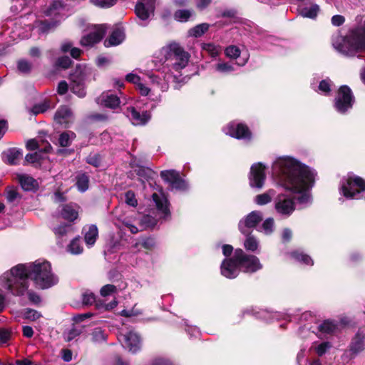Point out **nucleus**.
I'll return each mask as SVG.
<instances>
[{
	"instance_id": "nucleus-61",
	"label": "nucleus",
	"mask_w": 365,
	"mask_h": 365,
	"mask_svg": "<svg viewBox=\"0 0 365 365\" xmlns=\"http://www.w3.org/2000/svg\"><path fill=\"white\" fill-rule=\"evenodd\" d=\"M140 314H141L140 310L138 309H136L135 307H133V309H129V310L123 309L121 312V314L126 317H135V316H138Z\"/></svg>"
},
{
	"instance_id": "nucleus-59",
	"label": "nucleus",
	"mask_w": 365,
	"mask_h": 365,
	"mask_svg": "<svg viewBox=\"0 0 365 365\" xmlns=\"http://www.w3.org/2000/svg\"><path fill=\"white\" fill-rule=\"evenodd\" d=\"M88 164H91L95 167H98L101 163L100 156L97 154L90 155L86 160Z\"/></svg>"
},
{
	"instance_id": "nucleus-24",
	"label": "nucleus",
	"mask_w": 365,
	"mask_h": 365,
	"mask_svg": "<svg viewBox=\"0 0 365 365\" xmlns=\"http://www.w3.org/2000/svg\"><path fill=\"white\" fill-rule=\"evenodd\" d=\"M320 11V7L317 4L303 5L299 8V14L304 18L315 19Z\"/></svg>"
},
{
	"instance_id": "nucleus-15",
	"label": "nucleus",
	"mask_w": 365,
	"mask_h": 365,
	"mask_svg": "<svg viewBox=\"0 0 365 365\" xmlns=\"http://www.w3.org/2000/svg\"><path fill=\"white\" fill-rule=\"evenodd\" d=\"M240 272V264L235 259V254L232 257L225 258L221 264L220 272L222 276L228 279H234Z\"/></svg>"
},
{
	"instance_id": "nucleus-63",
	"label": "nucleus",
	"mask_w": 365,
	"mask_h": 365,
	"mask_svg": "<svg viewBox=\"0 0 365 365\" xmlns=\"http://www.w3.org/2000/svg\"><path fill=\"white\" fill-rule=\"evenodd\" d=\"M136 89L142 96H148L150 93V89L142 82L136 86Z\"/></svg>"
},
{
	"instance_id": "nucleus-23",
	"label": "nucleus",
	"mask_w": 365,
	"mask_h": 365,
	"mask_svg": "<svg viewBox=\"0 0 365 365\" xmlns=\"http://www.w3.org/2000/svg\"><path fill=\"white\" fill-rule=\"evenodd\" d=\"M125 38V34L122 29L119 28L115 29L109 37L104 41L106 47L115 46L120 44Z\"/></svg>"
},
{
	"instance_id": "nucleus-21",
	"label": "nucleus",
	"mask_w": 365,
	"mask_h": 365,
	"mask_svg": "<svg viewBox=\"0 0 365 365\" xmlns=\"http://www.w3.org/2000/svg\"><path fill=\"white\" fill-rule=\"evenodd\" d=\"M73 120V113L67 106H61L59 108L54 115V120L65 127H67Z\"/></svg>"
},
{
	"instance_id": "nucleus-52",
	"label": "nucleus",
	"mask_w": 365,
	"mask_h": 365,
	"mask_svg": "<svg viewBox=\"0 0 365 365\" xmlns=\"http://www.w3.org/2000/svg\"><path fill=\"white\" fill-rule=\"evenodd\" d=\"M116 291L117 288L113 284H106L101 289L100 293L101 296L107 297L115 293Z\"/></svg>"
},
{
	"instance_id": "nucleus-28",
	"label": "nucleus",
	"mask_w": 365,
	"mask_h": 365,
	"mask_svg": "<svg viewBox=\"0 0 365 365\" xmlns=\"http://www.w3.org/2000/svg\"><path fill=\"white\" fill-rule=\"evenodd\" d=\"M78 207L76 205H65L62 207L61 215L68 221L75 220L78 216Z\"/></svg>"
},
{
	"instance_id": "nucleus-44",
	"label": "nucleus",
	"mask_w": 365,
	"mask_h": 365,
	"mask_svg": "<svg viewBox=\"0 0 365 365\" xmlns=\"http://www.w3.org/2000/svg\"><path fill=\"white\" fill-rule=\"evenodd\" d=\"M274 228V222L273 218H267L262 225V227L259 230L260 232H263L265 235H270L272 233Z\"/></svg>"
},
{
	"instance_id": "nucleus-30",
	"label": "nucleus",
	"mask_w": 365,
	"mask_h": 365,
	"mask_svg": "<svg viewBox=\"0 0 365 365\" xmlns=\"http://www.w3.org/2000/svg\"><path fill=\"white\" fill-rule=\"evenodd\" d=\"M139 222V215L134 214L133 216L125 218L123 221V224L130 231L131 233L136 234L139 231H141Z\"/></svg>"
},
{
	"instance_id": "nucleus-16",
	"label": "nucleus",
	"mask_w": 365,
	"mask_h": 365,
	"mask_svg": "<svg viewBox=\"0 0 365 365\" xmlns=\"http://www.w3.org/2000/svg\"><path fill=\"white\" fill-rule=\"evenodd\" d=\"M262 220V212L252 211L239 222V230L243 235H247L249 232V229L255 227Z\"/></svg>"
},
{
	"instance_id": "nucleus-20",
	"label": "nucleus",
	"mask_w": 365,
	"mask_h": 365,
	"mask_svg": "<svg viewBox=\"0 0 365 365\" xmlns=\"http://www.w3.org/2000/svg\"><path fill=\"white\" fill-rule=\"evenodd\" d=\"M128 117L130 118L132 123L135 125H144L151 118V114L148 111H143L140 113L135 108L131 107L128 108Z\"/></svg>"
},
{
	"instance_id": "nucleus-18",
	"label": "nucleus",
	"mask_w": 365,
	"mask_h": 365,
	"mask_svg": "<svg viewBox=\"0 0 365 365\" xmlns=\"http://www.w3.org/2000/svg\"><path fill=\"white\" fill-rule=\"evenodd\" d=\"M106 33L105 27L101 25L95 28L91 33L82 37L81 44L83 46H90L99 42Z\"/></svg>"
},
{
	"instance_id": "nucleus-17",
	"label": "nucleus",
	"mask_w": 365,
	"mask_h": 365,
	"mask_svg": "<svg viewBox=\"0 0 365 365\" xmlns=\"http://www.w3.org/2000/svg\"><path fill=\"white\" fill-rule=\"evenodd\" d=\"M155 0H140L135 6V14L142 21L148 19L153 14Z\"/></svg>"
},
{
	"instance_id": "nucleus-51",
	"label": "nucleus",
	"mask_w": 365,
	"mask_h": 365,
	"mask_svg": "<svg viewBox=\"0 0 365 365\" xmlns=\"http://www.w3.org/2000/svg\"><path fill=\"white\" fill-rule=\"evenodd\" d=\"M91 1L95 6L101 8H108L116 3V0H91Z\"/></svg>"
},
{
	"instance_id": "nucleus-35",
	"label": "nucleus",
	"mask_w": 365,
	"mask_h": 365,
	"mask_svg": "<svg viewBox=\"0 0 365 365\" xmlns=\"http://www.w3.org/2000/svg\"><path fill=\"white\" fill-rule=\"evenodd\" d=\"M6 157V161L8 163L11 165L16 164L18 160L21 158L22 156V153L20 150L17 148H11L9 149L5 153Z\"/></svg>"
},
{
	"instance_id": "nucleus-8",
	"label": "nucleus",
	"mask_w": 365,
	"mask_h": 365,
	"mask_svg": "<svg viewBox=\"0 0 365 365\" xmlns=\"http://www.w3.org/2000/svg\"><path fill=\"white\" fill-rule=\"evenodd\" d=\"M235 259L240 264V268L247 273H253L262 268L258 257L247 255L242 249L235 250Z\"/></svg>"
},
{
	"instance_id": "nucleus-53",
	"label": "nucleus",
	"mask_w": 365,
	"mask_h": 365,
	"mask_svg": "<svg viewBox=\"0 0 365 365\" xmlns=\"http://www.w3.org/2000/svg\"><path fill=\"white\" fill-rule=\"evenodd\" d=\"M125 202L127 205L135 207L138 205V201L133 192L128 191L125 194Z\"/></svg>"
},
{
	"instance_id": "nucleus-49",
	"label": "nucleus",
	"mask_w": 365,
	"mask_h": 365,
	"mask_svg": "<svg viewBox=\"0 0 365 365\" xmlns=\"http://www.w3.org/2000/svg\"><path fill=\"white\" fill-rule=\"evenodd\" d=\"M82 332V328L78 327H72L64 334V339L67 341H70L76 338L77 336L80 335Z\"/></svg>"
},
{
	"instance_id": "nucleus-57",
	"label": "nucleus",
	"mask_w": 365,
	"mask_h": 365,
	"mask_svg": "<svg viewBox=\"0 0 365 365\" xmlns=\"http://www.w3.org/2000/svg\"><path fill=\"white\" fill-rule=\"evenodd\" d=\"M330 347V343L323 342L315 347V351L319 356H322Z\"/></svg>"
},
{
	"instance_id": "nucleus-13",
	"label": "nucleus",
	"mask_w": 365,
	"mask_h": 365,
	"mask_svg": "<svg viewBox=\"0 0 365 365\" xmlns=\"http://www.w3.org/2000/svg\"><path fill=\"white\" fill-rule=\"evenodd\" d=\"M265 167L262 163H255L250 168L249 176L250 185L252 187L262 188L266 179Z\"/></svg>"
},
{
	"instance_id": "nucleus-2",
	"label": "nucleus",
	"mask_w": 365,
	"mask_h": 365,
	"mask_svg": "<svg viewBox=\"0 0 365 365\" xmlns=\"http://www.w3.org/2000/svg\"><path fill=\"white\" fill-rule=\"evenodd\" d=\"M29 278L43 289L50 288L58 282V277L52 272L51 263L38 259L28 264H19L13 267L1 276L0 282L8 293L21 296L29 288Z\"/></svg>"
},
{
	"instance_id": "nucleus-4",
	"label": "nucleus",
	"mask_w": 365,
	"mask_h": 365,
	"mask_svg": "<svg viewBox=\"0 0 365 365\" xmlns=\"http://www.w3.org/2000/svg\"><path fill=\"white\" fill-rule=\"evenodd\" d=\"M334 48L347 56H359L365 53V26H360L349 31L345 36L336 35L333 37Z\"/></svg>"
},
{
	"instance_id": "nucleus-25",
	"label": "nucleus",
	"mask_w": 365,
	"mask_h": 365,
	"mask_svg": "<svg viewBox=\"0 0 365 365\" xmlns=\"http://www.w3.org/2000/svg\"><path fill=\"white\" fill-rule=\"evenodd\" d=\"M84 240L88 246H92L95 244L98 236V230L96 225H91L83 228Z\"/></svg>"
},
{
	"instance_id": "nucleus-43",
	"label": "nucleus",
	"mask_w": 365,
	"mask_h": 365,
	"mask_svg": "<svg viewBox=\"0 0 365 365\" xmlns=\"http://www.w3.org/2000/svg\"><path fill=\"white\" fill-rule=\"evenodd\" d=\"M107 335L101 328H96L91 333L92 341L95 343H102L106 340Z\"/></svg>"
},
{
	"instance_id": "nucleus-46",
	"label": "nucleus",
	"mask_w": 365,
	"mask_h": 365,
	"mask_svg": "<svg viewBox=\"0 0 365 365\" xmlns=\"http://www.w3.org/2000/svg\"><path fill=\"white\" fill-rule=\"evenodd\" d=\"M50 108V103L48 101H44L42 103L36 104L31 109V112L34 115L43 113Z\"/></svg>"
},
{
	"instance_id": "nucleus-38",
	"label": "nucleus",
	"mask_w": 365,
	"mask_h": 365,
	"mask_svg": "<svg viewBox=\"0 0 365 365\" xmlns=\"http://www.w3.org/2000/svg\"><path fill=\"white\" fill-rule=\"evenodd\" d=\"M76 186L81 192H85L88 188L89 178L85 173H80L76 178Z\"/></svg>"
},
{
	"instance_id": "nucleus-40",
	"label": "nucleus",
	"mask_w": 365,
	"mask_h": 365,
	"mask_svg": "<svg viewBox=\"0 0 365 365\" xmlns=\"http://www.w3.org/2000/svg\"><path fill=\"white\" fill-rule=\"evenodd\" d=\"M193 11L189 9H180L175 12L174 18L180 22L187 21L192 15Z\"/></svg>"
},
{
	"instance_id": "nucleus-31",
	"label": "nucleus",
	"mask_w": 365,
	"mask_h": 365,
	"mask_svg": "<svg viewBox=\"0 0 365 365\" xmlns=\"http://www.w3.org/2000/svg\"><path fill=\"white\" fill-rule=\"evenodd\" d=\"M275 195V191L272 189L268 190L266 192L255 196L254 202L258 205H264L272 201Z\"/></svg>"
},
{
	"instance_id": "nucleus-34",
	"label": "nucleus",
	"mask_w": 365,
	"mask_h": 365,
	"mask_svg": "<svg viewBox=\"0 0 365 365\" xmlns=\"http://www.w3.org/2000/svg\"><path fill=\"white\" fill-rule=\"evenodd\" d=\"M246 235L247 237L244 242L245 248L250 252H256L259 247V240L255 236L249 233Z\"/></svg>"
},
{
	"instance_id": "nucleus-60",
	"label": "nucleus",
	"mask_w": 365,
	"mask_h": 365,
	"mask_svg": "<svg viewBox=\"0 0 365 365\" xmlns=\"http://www.w3.org/2000/svg\"><path fill=\"white\" fill-rule=\"evenodd\" d=\"M69 227L66 225H62L54 228V233L57 237H63L68 232Z\"/></svg>"
},
{
	"instance_id": "nucleus-33",
	"label": "nucleus",
	"mask_w": 365,
	"mask_h": 365,
	"mask_svg": "<svg viewBox=\"0 0 365 365\" xmlns=\"http://www.w3.org/2000/svg\"><path fill=\"white\" fill-rule=\"evenodd\" d=\"M58 22L59 20H55L51 22L40 21L36 24L35 28L39 34H46L56 28Z\"/></svg>"
},
{
	"instance_id": "nucleus-14",
	"label": "nucleus",
	"mask_w": 365,
	"mask_h": 365,
	"mask_svg": "<svg viewBox=\"0 0 365 365\" xmlns=\"http://www.w3.org/2000/svg\"><path fill=\"white\" fill-rule=\"evenodd\" d=\"M225 133L237 139L249 140L251 138V133L247 125L231 122L225 128Z\"/></svg>"
},
{
	"instance_id": "nucleus-3",
	"label": "nucleus",
	"mask_w": 365,
	"mask_h": 365,
	"mask_svg": "<svg viewBox=\"0 0 365 365\" xmlns=\"http://www.w3.org/2000/svg\"><path fill=\"white\" fill-rule=\"evenodd\" d=\"M158 58L161 61L168 62V63L163 66L158 75L148 73V77L163 92L168 90L169 83L171 81L176 83L175 88L178 89L181 70L188 64L189 53L178 43L173 42L165 45L159 51Z\"/></svg>"
},
{
	"instance_id": "nucleus-19",
	"label": "nucleus",
	"mask_w": 365,
	"mask_h": 365,
	"mask_svg": "<svg viewBox=\"0 0 365 365\" xmlns=\"http://www.w3.org/2000/svg\"><path fill=\"white\" fill-rule=\"evenodd\" d=\"M98 104L105 107L115 109L118 108L120 103V98L117 95L110 92H103L97 99Z\"/></svg>"
},
{
	"instance_id": "nucleus-10",
	"label": "nucleus",
	"mask_w": 365,
	"mask_h": 365,
	"mask_svg": "<svg viewBox=\"0 0 365 365\" xmlns=\"http://www.w3.org/2000/svg\"><path fill=\"white\" fill-rule=\"evenodd\" d=\"M118 339L122 346L130 352L136 353L141 347L140 337L138 333L133 330L121 331Z\"/></svg>"
},
{
	"instance_id": "nucleus-22",
	"label": "nucleus",
	"mask_w": 365,
	"mask_h": 365,
	"mask_svg": "<svg viewBox=\"0 0 365 365\" xmlns=\"http://www.w3.org/2000/svg\"><path fill=\"white\" fill-rule=\"evenodd\" d=\"M349 321L346 318L341 319L340 323L338 324L331 320H326L319 327L321 332L324 334H333L336 332L341 327L346 325Z\"/></svg>"
},
{
	"instance_id": "nucleus-7",
	"label": "nucleus",
	"mask_w": 365,
	"mask_h": 365,
	"mask_svg": "<svg viewBox=\"0 0 365 365\" xmlns=\"http://www.w3.org/2000/svg\"><path fill=\"white\" fill-rule=\"evenodd\" d=\"M91 74V70L85 65L76 66L71 74V90L78 96L83 98L86 96L84 84L88 77Z\"/></svg>"
},
{
	"instance_id": "nucleus-45",
	"label": "nucleus",
	"mask_w": 365,
	"mask_h": 365,
	"mask_svg": "<svg viewBox=\"0 0 365 365\" xmlns=\"http://www.w3.org/2000/svg\"><path fill=\"white\" fill-rule=\"evenodd\" d=\"M202 48L213 57L217 56L221 51L220 46H215L211 43H202Z\"/></svg>"
},
{
	"instance_id": "nucleus-62",
	"label": "nucleus",
	"mask_w": 365,
	"mask_h": 365,
	"mask_svg": "<svg viewBox=\"0 0 365 365\" xmlns=\"http://www.w3.org/2000/svg\"><path fill=\"white\" fill-rule=\"evenodd\" d=\"M125 79L127 81L134 83L135 86H137L141 82L140 76L132 73H128L126 76Z\"/></svg>"
},
{
	"instance_id": "nucleus-1",
	"label": "nucleus",
	"mask_w": 365,
	"mask_h": 365,
	"mask_svg": "<svg viewBox=\"0 0 365 365\" xmlns=\"http://www.w3.org/2000/svg\"><path fill=\"white\" fill-rule=\"evenodd\" d=\"M273 173L278 185L292 195V197L285 194L277 195L274 209L279 215L288 217L293 213L295 210L293 198L303 207L311 203L310 189L316 175L312 169L294 158L283 157L274 162Z\"/></svg>"
},
{
	"instance_id": "nucleus-29",
	"label": "nucleus",
	"mask_w": 365,
	"mask_h": 365,
	"mask_svg": "<svg viewBox=\"0 0 365 365\" xmlns=\"http://www.w3.org/2000/svg\"><path fill=\"white\" fill-rule=\"evenodd\" d=\"M18 180L22 188L27 191L34 190L38 187L37 181L32 177L22 174L18 176Z\"/></svg>"
},
{
	"instance_id": "nucleus-64",
	"label": "nucleus",
	"mask_w": 365,
	"mask_h": 365,
	"mask_svg": "<svg viewBox=\"0 0 365 365\" xmlns=\"http://www.w3.org/2000/svg\"><path fill=\"white\" fill-rule=\"evenodd\" d=\"M344 17L341 15H334L331 18V24L334 26H339L342 25L344 22Z\"/></svg>"
},
{
	"instance_id": "nucleus-12",
	"label": "nucleus",
	"mask_w": 365,
	"mask_h": 365,
	"mask_svg": "<svg viewBox=\"0 0 365 365\" xmlns=\"http://www.w3.org/2000/svg\"><path fill=\"white\" fill-rule=\"evenodd\" d=\"M365 349V331L359 330L353 338L350 347L344 354L348 359L354 358L358 354Z\"/></svg>"
},
{
	"instance_id": "nucleus-36",
	"label": "nucleus",
	"mask_w": 365,
	"mask_h": 365,
	"mask_svg": "<svg viewBox=\"0 0 365 365\" xmlns=\"http://www.w3.org/2000/svg\"><path fill=\"white\" fill-rule=\"evenodd\" d=\"M210 28V25L206 23L200 24L189 30L188 34L193 37H200L203 35Z\"/></svg>"
},
{
	"instance_id": "nucleus-9",
	"label": "nucleus",
	"mask_w": 365,
	"mask_h": 365,
	"mask_svg": "<svg viewBox=\"0 0 365 365\" xmlns=\"http://www.w3.org/2000/svg\"><path fill=\"white\" fill-rule=\"evenodd\" d=\"M354 97L351 89L346 86H342L339 89L334 99V108L341 114L346 113L352 108Z\"/></svg>"
},
{
	"instance_id": "nucleus-6",
	"label": "nucleus",
	"mask_w": 365,
	"mask_h": 365,
	"mask_svg": "<svg viewBox=\"0 0 365 365\" xmlns=\"http://www.w3.org/2000/svg\"><path fill=\"white\" fill-rule=\"evenodd\" d=\"M365 190V181L360 177L349 175L340 184V193L346 199L357 198V195Z\"/></svg>"
},
{
	"instance_id": "nucleus-50",
	"label": "nucleus",
	"mask_w": 365,
	"mask_h": 365,
	"mask_svg": "<svg viewBox=\"0 0 365 365\" xmlns=\"http://www.w3.org/2000/svg\"><path fill=\"white\" fill-rule=\"evenodd\" d=\"M24 317L31 321H36L41 317V314L34 309H26L24 310Z\"/></svg>"
},
{
	"instance_id": "nucleus-11",
	"label": "nucleus",
	"mask_w": 365,
	"mask_h": 365,
	"mask_svg": "<svg viewBox=\"0 0 365 365\" xmlns=\"http://www.w3.org/2000/svg\"><path fill=\"white\" fill-rule=\"evenodd\" d=\"M160 176L172 190H185L188 187L185 180L180 176L179 173L175 170L162 171Z\"/></svg>"
},
{
	"instance_id": "nucleus-55",
	"label": "nucleus",
	"mask_w": 365,
	"mask_h": 365,
	"mask_svg": "<svg viewBox=\"0 0 365 365\" xmlns=\"http://www.w3.org/2000/svg\"><path fill=\"white\" fill-rule=\"evenodd\" d=\"M96 301L93 293L86 291L83 294V303L86 305H91Z\"/></svg>"
},
{
	"instance_id": "nucleus-37",
	"label": "nucleus",
	"mask_w": 365,
	"mask_h": 365,
	"mask_svg": "<svg viewBox=\"0 0 365 365\" xmlns=\"http://www.w3.org/2000/svg\"><path fill=\"white\" fill-rule=\"evenodd\" d=\"M76 134L73 132L68 131L61 133L59 136L58 143L62 147L69 146L72 140L75 138Z\"/></svg>"
},
{
	"instance_id": "nucleus-54",
	"label": "nucleus",
	"mask_w": 365,
	"mask_h": 365,
	"mask_svg": "<svg viewBox=\"0 0 365 365\" xmlns=\"http://www.w3.org/2000/svg\"><path fill=\"white\" fill-rule=\"evenodd\" d=\"M31 67V63L26 60L22 59L18 62V69L21 73H29Z\"/></svg>"
},
{
	"instance_id": "nucleus-27",
	"label": "nucleus",
	"mask_w": 365,
	"mask_h": 365,
	"mask_svg": "<svg viewBox=\"0 0 365 365\" xmlns=\"http://www.w3.org/2000/svg\"><path fill=\"white\" fill-rule=\"evenodd\" d=\"M48 153L36 151L34 153L27 154L25 160L27 163L34 165L36 167H41L42 163L48 160Z\"/></svg>"
},
{
	"instance_id": "nucleus-58",
	"label": "nucleus",
	"mask_w": 365,
	"mask_h": 365,
	"mask_svg": "<svg viewBox=\"0 0 365 365\" xmlns=\"http://www.w3.org/2000/svg\"><path fill=\"white\" fill-rule=\"evenodd\" d=\"M71 64V60L68 56L60 57L57 61V65L63 68H68Z\"/></svg>"
},
{
	"instance_id": "nucleus-42",
	"label": "nucleus",
	"mask_w": 365,
	"mask_h": 365,
	"mask_svg": "<svg viewBox=\"0 0 365 365\" xmlns=\"http://www.w3.org/2000/svg\"><path fill=\"white\" fill-rule=\"evenodd\" d=\"M68 251L73 255H78L83 252V247L81 245L80 239L75 238L68 245Z\"/></svg>"
},
{
	"instance_id": "nucleus-47",
	"label": "nucleus",
	"mask_w": 365,
	"mask_h": 365,
	"mask_svg": "<svg viewBox=\"0 0 365 365\" xmlns=\"http://www.w3.org/2000/svg\"><path fill=\"white\" fill-rule=\"evenodd\" d=\"M332 84L330 80L326 79L323 80L319 83V87H318V91L321 94L323 95H328L329 92L331 91V87Z\"/></svg>"
},
{
	"instance_id": "nucleus-26",
	"label": "nucleus",
	"mask_w": 365,
	"mask_h": 365,
	"mask_svg": "<svg viewBox=\"0 0 365 365\" xmlns=\"http://www.w3.org/2000/svg\"><path fill=\"white\" fill-rule=\"evenodd\" d=\"M26 148L31 150H37V151H43L44 153H49L52 148L48 142L36 139L29 140L26 143Z\"/></svg>"
},
{
	"instance_id": "nucleus-5",
	"label": "nucleus",
	"mask_w": 365,
	"mask_h": 365,
	"mask_svg": "<svg viewBox=\"0 0 365 365\" xmlns=\"http://www.w3.org/2000/svg\"><path fill=\"white\" fill-rule=\"evenodd\" d=\"M153 202L157 209L155 216L145 215L140 218V230L154 227L159 220H167L170 217L169 202L163 192H154L152 195Z\"/></svg>"
},
{
	"instance_id": "nucleus-41",
	"label": "nucleus",
	"mask_w": 365,
	"mask_h": 365,
	"mask_svg": "<svg viewBox=\"0 0 365 365\" xmlns=\"http://www.w3.org/2000/svg\"><path fill=\"white\" fill-rule=\"evenodd\" d=\"M292 257H293L297 261L302 262L307 265H312L313 261L311 257L302 252L299 251H295L291 253Z\"/></svg>"
},
{
	"instance_id": "nucleus-56",
	"label": "nucleus",
	"mask_w": 365,
	"mask_h": 365,
	"mask_svg": "<svg viewBox=\"0 0 365 365\" xmlns=\"http://www.w3.org/2000/svg\"><path fill=\"white\" fill-rule=\"evenodd\" d=\"M19 195L16 189L11 187L8 188L6 191V199L9 202H14L19 198Z\"/></svg>"
},
{
	"instance_id": "nucleus-39",
	"label": "nucleus",
	"mask_w": 365,
	"mask_h": 365,
	"mask_svg": "<svg viewBox=\"0 0 365 365\" xmlns=\"http://www.w3.org/2000/svg\"><path fill=\"white\" fill-rule=\"evenodd\" d=\"M215 71L224 74H228L235 71L234 66L227 62L220 61L214 66Z\"/></svg>"
},
{
	"instance_id": "nucleus-48",
	"label": "nucleus",
	"mask_w": 365,
	"mask_h": 365,
	"mask_svg": "<svg viewBox=\"0 0 365 365\" xmlns=\"http://www.w3.org/2000/svg\"><path fill=\"white\" fill-rule=\"evenodd\" d=\"M225 53L228 58L236 59L240 56V50L235 46H230L226 48Z\"/></svg>"
},
{
	"instance_id": "nucleus-32",
	"label": "nucleus",
	"mask_w": 365,
	"mask_h": 365,
	"mask_svg": "<svg viewBox=\"0 0 365 365\" xmlns=\"http://www.w3.org/2000/svg\"><path fill=\"white\" fill-rule=\"evenodd\" d=\"M63 11V6L61 0H55L45 11V14L48 16H61Z\"/></svg>"
}]
</instances>
